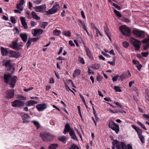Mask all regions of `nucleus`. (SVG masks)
Returning a JSON list of instances; mask_svg holds the SVG:
<instances>
[{
    "mask_svg": "<svg viewBox=\"0 0 149 149\" xmlns=\"http://www.w3.org/2000/svg\"><path fill=\"white\" fill-rule=\"evenodd\" d=\"M120 142L118 141L117 140H114L112 142L113 146L114 147H116L117 149H120Z\"/></svg>",
    "mask_w": 149,
    "mask_h": 149,
    "instance_id": "obj_17",
    "label": "nucleus"
},
{
    "mask_svg": "<svg viewBox=\"0 0 149 149\" xmlns=\"http://www.w3.org/2000/svg\"><path fill=\"white\" fill-rule=\"evenodd\" d=\"M120 149H126V144L124 142H121L120 143Z\"/></svg>",
    "mask_w": 149,
    "mask_h": 149,
    "instance_id": "obj_31",
    "label": "nucleus"
},
{
    "mask_svg": "<svg viewBox=\"0 0 149 149\" xmlns=\"http://www.w3.org/2000/svg\"><path fill=\"white\" fill-rule=\"evenodd\" d=\"M1 50L2 56H6L7 54H8L9 51L8 50L7 48L1 47Z\"/></svg>",
    "mask_w": 149,
    "mask_h": 149,
    "instance_id": "obj_18",
    "label": "nucleus"
},
{
    "mask_svg": "<svg viewBox=\"0 0 149 149\" xmlns=\"http://www.w3.org/2000/svg\"><path fill=\"white\" fill-rule=\"evenodd\" d=\"M10 19L11 22L13 24H15L16 23L15 19L13 17L11 16L10 17Z\"/></svg>",
    "mask_w": 149,
    "mask_h": 149,
    "instance_id": "obj_51",
    "label": "nucleus"
},
{
    "mask_svg": "<svg viewBox=\"0 0 149 149\" xmlns=\"http://www.w3.org/2000/svg\"><path fill=\"white\" fill-rule=\"evenodd\" d=\"M40 37H37L36 38H31L32 41L35 42L38 41Z\"/></svg>",
    "mask_w": 149,
    "mask_h": 149,
    "instance_id": "obj_53",
    "label": "nucleus"
},
{
    "mask_svg": "<svg viewBox=\"0 0 149 149\" xmlns=\"http://www.w3.org/2000/svg\"><path fill=\"white\" fill-rule=\"evenodd\" d=\"M102 77L101 76L99 75L97 77V80L98 81H100L101 80Z\"/></svg>",
    "mask_w": 149,
    "mask_h": 149,
    "instance_id": "obj_56",
    "label": "nucleus"
},
{
    "mask_svg": "<svg viewBox=\"0 0 149 149\" xmlns=\"http://www.w3.org/2000/svg\"><path fill=\"white\" fill-rule=\"evenodd\" d=\"M48 24V23L46 22H42L40 23V27L44 29H45Z\"/></svg>",
    "mask_w": 149,
    "mask_h": 149,
    "instance_id": "obj_30",
    "label": "nucleus"
},
{
    "mask_svg": "<svg viewBox=\"0 0 149 149\" xmlns=\"http://www.w3.org/2000/svg\"><path fill=\"white\" fill-rule=\"evenodd\" d=\"M30 117L29 115L27 114H25L22 116V118L23 120V123H26L29 122V119Z\"/></svg>",
    "mask_w": 149,
    "mask_h": 149,
    "instance_id": "obj_16",
    "label": "nucleus"
},
{
    "mask_svg": "<svg viewBox=\"0 0 149 149\" xmlns=\"http://www.w3.org/2000/svg\"><path fill=\"white\" fill-rule=\"evenodd\" d=\"M79 61L81 63L84 64H85V62L84 61V59L82 58L79 57Z\"/></svg>",
    "mask_w": 149,
    "mask_h": 149,
    "instance_id": "obj_48",
    "label": "nucleus"
},
{
    "mask_svg": "<svg viewBox=\"0 0 149 149\" xmlns=\"http://www.w3.org/2000/svg\"><path fill=\"white\" fill-rule=\"evenodd\" d=\"M110 111L111 113H118V109L115 110H111V109H110Z\"/></svg>",
    "mask_w": 149,
    "mask_h": 149,
    "instance_id": "obj_55",
    "label": "nucleus"
},
{
    "mask_svg": "<svg viewBox=\"0 0 149 149\" xmlns=\"http://www.w3.org/2000/svg\"><path fill=\"white\" fill-rule=\"evenodd\" d=\"M146 98L148 100H149V92L148 91H146Z\"/></svg>",
    "mask_w": 149,
    "mask_h": 149,
    "instance_id": "obj_44",
    "label": "nucleus"
},
{
    "mask_svg": "<svg viewBox=\"0 0 149 149\" xmlns=\"http://www.w3.org/2000/svg\"><path fill=\"white\" fill-rule=\"evenodd\" d=\"M69 134L71 137V139L74 140H77V136L73 130H71L69 132Z\"/></svg>",
    "mask_w": 149,
    "mask_h": 149,
    "instance_id": "obj_22",
    "label": "nucleus"
},
{
    "mask_svg": "<svg viewBox=\"0 0 149 149\" xmlns=\"http://www.w3.org/2000/svg\"><path fill=\"white\" fill-rule=\"evenodd\" d=\"M101 53L104 55L106 57H110V56L108 55V54H107L106 53H105L104 52H101Z\"/></svg>",
    "mask_w": 149,
    "mask_h": 149,
    "instance_id": "obj_60",
    "label": "nucleus"
},
{
    "mask_svg": "<svg viewBox=\"0 0 149 149\" xmlns=\"http://www.w3.org/2000/svg\"><path fill=\"white\" fill-rule=\"evenodd\" d=\"M46 8V6L44 4L43 5L40 6H36L34 8L36 12H40L45 10Z\"/></svg>",
    "mask_w": 149,
    "mask_h": 149,
    "instance_id": "obj_14",
    "label": "nucleus"
},
{
    "mask_svg": "<svg viewBox=\"0 0 149 149\" xmlns=\"http://www.w3.org/2000/svg\"><path fill=\"white\" fill-rule=\"evenodd\" d=\"M88 72L89 74H94V72L93 70H91L89 68H88Z\"/></svg>",
    "mask_w": 149,
    "mask_h": 149,
    "instance_id": "obj_62",
    "label": "nucleus"
},
{
    "mask_svg": "<svg viewBox=\"0 0 149 149\" xmlns=\"http://www.w3.org/2000/svg\"><path fill=\"white\" fill-rule=\"evenodd\" d=\"M74 72H75L77 76L79 75L80 74L81 71L79 69H76L74 71Z\"/></svg>",
    "mask_w": 149,
    "mask_h": 149,
    "instance_id": "obj_46",
    "label": "nucleus"
},
{
    "mask_svg": "<svg viewBox=\"0 0 149 149\" xmlns=\"http://www.w3.org/2000/svg\"><path fill=\"white\" fill-rule=\"evenodd\" d=\"M18 40V38H17L16 40L12 42V45H11V47L12 49L15 50H16V49H19V48H18V47H17V42Z\"/></svg>",
    "mask_w": 149,
    "mask_h": 149,
    "instance_id": "obj_25",
    "label": "nucleus"
},
{
    "mask_svg": "<svg viewBox=\"0 0 149 149\" xmlns=\"http://www.w3.org/2000/svg\"><path fill=\"white\" fill-rule=\"evenodd\" d=\"M136 132L137 133L138 135L142 134V130L139 128L138 129H137V130L136 131Z\"/></svg>",
    "mask_w": 149,
    "mask_h": 149,
    "instance_id": "obj_47",
    "label": "nucleus"
},
{
    "mask_svg": "<svg viewBox=\"0 0 149 149\" xmlns=\"http://www.w3.org/2000/svg\"><path fill=\"white\" fill-rule=\"evenodd\" d=\"M61 33V31L58 30H54L53 32V34L56 36H59L60 34Z\"/></svg>",
    "mask_w": 149,
    "mask_h": 149,
    "instance_id": "obj_34",
    "label": "nucleus"
},
{
    "mask_svg": "<svg viewBox=\"0 0 149 149\" xmlns=\"http://www.w3.org/2000/svg\"><path fill=\"white\" fill-rule=\"evenodd\" d=\"M119 29L122 33L125 36H129L131 33L130 29L126 26H120L119 27Z\"/></svg>",
    "mask_w": 149,
    "mask_h": 149,
    "instance_id": "obj_4",
    "label": "nucleus"
},
{
    "mask_svg": "<svg viewBox=\"0 0 149 149\" xmlns=\"http://www.w3.org/2000/svg\"><path fill=\"white\" fill-rule=\"evenodd\" d=\"M84 47L85 48V51L86 52L87 55L90 58H91L92 55L89 48L87 47L86 46Z\"/></svg>",
    "mask_w": 149,
    "mask_h": 149,
    "instance_id": "obj_27",
    "label": "nucleus"
},
{
    "mask_svg": "<svg viewBox=\"0 0 149 149\" xmlns=\"http://www.w3.org/2000/svg\"><path fill=\"white\" fill-rule=\"evenodd\" d=\"M24 0H20L19 3L18 4L17 6V8L21 11H22L23 9L22 6L24 4Z\"/></svg>",
    "mask_w": 149,
    "mask_h": 149,
    "instance_id": "obj_21",
    "label": "nucleus"
},
{
    "mask_svg": "<svg viewBox=\"0 0 149 149\" xmlns=\"http://www.w3.org/2000/svg\"><path fill=\"white\" fill-rule=\"evenodd\" d=\"M129 43L127 41H125L123 43V46L125 48H127L129 46Z\"/></svg>",
    "mask_w": 149,
    "mask_h": 149,
    "instance_id": "obj_42",
    "label": "nucleus"
},
{
    "mask_svg": "<svg viewBox=\"0 0 149 149\" xmlns=\"http://www.w3.org/2000/svg\"><path fill=\"white\" fill-rule=\"evenodd\" d=\"M37 103V102L34 100H30L28 101L26 103V105L27 106H30Z\"/></svg>",
    "mask_w": 149,
    "mask_h": 149,
    "instance_id": "obj_23",
    "label": "nucleus"
},
{
    "mask_svg": "<svg viewBox=\"0 0 149 149\" xmlns=\"http://www.w3.org/2000/svg\"><path fill=\"white\" fill-rule=\"evenodd\" d=\"M137 123L143 128L144 130H146V128L145 127V126L141 122L139 121H138L137 122Z\"/></svg>",
    "mask_w": 149,
    "mask_h": 149,
    "instance_id": "obj_37",
    "label": "nucleus"
},
{
    "mask_svg": "<svg viewBox=\"0 0 149 149\" xmlns=\"http://www.w3.org/2000/svg\"><path fill=\"white\" fill-rule=\"evenodd\" d=\"M143 43H149V36H148V38L145 39L142 41Z\"/></svg>",
    "mask_w": 149,
    "mask_h": 149,
    "instance_id": "obj_45",
    "label": "nucleus"
},
{
    "mask_svg": "<svg viewBox=\"0 0 149 149\" xmlns=\"http://www.w3.org/2000/svg\"><path fill=\"white\" fill-rule=\"evenodd\" d=\"M114 103H115L118 106H119L120 108L122 107V106L121 104H120L118 102H116L115 101L114 102Z\"/></svg>",
    "mask_w": 149,
    "mask_h": 149,
    "instance_id": "obj_63",
    "label": "nucleus"
},
{
    "mask_svg": "<svg viewBox=\"0 0 149 149\" xmlns=\"http://www.w3.org/2000/svg\"><path fill=\"white\" fill-rule=\"evenodd\" d=\"M32 41L31 38H29L26 44V45L27 48L29 47L30 45L31 44Z\"/></svg>",
    "mask_w": 149,
    "mask_h": 149,
    "instance_id": "obj_38",
    "label": "nucleus"
},
{
    "mask_svg": "<svg viewBox=\"0 0 149 149\" xmlns=\"http://www.w3.org/2000/svg\"><path fill=\"white\" fill-rule=\"evenodd\" d=\"M21 21L23 26L24 27V28L26 29H28V26L27 25V23L25 21V20L24 17H20Z\"/></svg>",
    "mask_w": 149,
    "mask_h": 149,
    "instance_id": "obj_20",
    "label": "nucleus"
},
{
    "mask_svg": "<svg viewBox=\"0 0 149 149\" xmlns=\"http://www.w3.org/2000/svg\"><path fill=\"white\" fill-rule=\"evenodd\" d=\"M5 64L8 70L11 69L13 70V72L14 71V68L12 65V63L10 60L7 61Z\"/></svg>",
    "mask_w": 149,
    "mask_h": 149,
    "instance_id": "obj_11",
    "label": "nucleus"
},
{
    "mask_svg": "<svg viewBox=\"0 0 149 149\" xmlns=\"http://www.w3.org/2000/svg\"><path fill=\"white\" fill-rule=\"evenodd\" d=\"M60 8L59 4H56V5H54L52 8L48 10L45 11V15H47L54 14L57 12L59 10Z\"/></svg>",
    "mask_w": 149,
    "mask_h": 149,
    "instance_id": "obj_3",
    "label": "nucleus"
},
{
    "mask_svg": "<svg viewBox=\"0 0 149 149\" xmlns=\"http://www.w3.org/2000/svg\"><path fill=\"white\" fill-rule=\"evenodd\" d=\"M31 15L33 18L37 20H39L40 18L36 14V13L34 11H32L31 13Z\"/></svg>",
    "mask_w": 149,
    "mask_h": 149,
    "instance_id": "obj_26",
    "label": "nucleus"
},
{
    "mask_svg": "<svg viewBox=\"0 0 149 149\" xmlns=\"http://www.w3.org/2000/svg\"><path fill=\"white\" fill-rule=\"evenodd\" d=\"M36 107L39 111H40L46 109L47 108V105L45 103L40 104L37 105Z\"/></svg>",
    "mask_w": 149,
    "mask_h": 149,
    "instance_id": "obj_10",
    "label": "nucleus"
},
{
    "mask_svg": "<svg viewBox=\"0 0 149 149\" xmlns=\"http://www.w3.org/2000/svg\"><path fill=\"white\" fill-rule=\"evenodd\" d=\"M130 41L131 43L134 47L135 49L137 50H139L140 48L139 43H140V42L136 39L132 38L130 39Z\"/></svg>",
    "mask_w": 149,
    "mask_h": 149,
    "instance_id": "obj_6",
    "label": "nucleus"
},
{
    "mask_svg": "<svg viewBox=\"0 0 149 149\" xmlns=\"http://www.w3.org/2000/svg\"><path fill=\"white\" fill-rule=\"evenodd\" d=\"M62 34L68 37H70L71 33L70 31H64L62 32Z\"/></svg>",
    "mask_w": 149,
    "mask_h": 149,
    "instance_id": "obj_32",
    "label": "nucleus"
},
{
    "mask_svg": "<svg viewBox=\"0 0 149 149\" xmlns=\"http://www.w3.org/2000/svg\"><path fill=\"white\" fill-rule=\"evenodd\" d=\"M8 56L10 57L17 58L20 56V54L18 52H16L12 50H9Z\"/></svg>",
    "mask_w": 149,
    "mask_h": 149,
    "instance_id": "obj_9",
    "label": "nucleus"
},
{
    "mask_svg": "<svg viewBox=\"0 0 149 149\" xmlns=\"http://www.w3.org/2000/svg\"><path fill=\"white\" fill-rule=\"evenodd\" d=\"M108 31H109V29H108V28L107 27L105 29L104 31H105V32L106 33V35L108 36V37L109 38V39L111 41V38L109 36V33L108 32Z\"/></svg>",
    "mask_w": 149,
    "mask_h": 149,
    "instance_id": "obj_36",
    "label": "nucleus"
},
{
    "mask_svg": "<svg viewBox=\"0 0 149 149\" xmlns=\"http://www.w3.org/2000/svg\"><path fill=\"white\" fill-rule=\"evenodd\" d=\"M146 44L143 46L144 49L146 50L147 49L149 45V43H146Z\"/></svg>",
    "mask_w": 149,
    "mask_h": 149,
    "instance_id": "obj_58",
    "label": "nucleus"
},
{
    "mask_svg": "<svg viewBox=\"0 0 149 149\" xmlns=\"http://www.w3.org/2000/svg\"><path fill=\"white\" fill-rule=\"evenodd\" d=\"M17 98L21 99V100H26V97L24 96H22L20 95H18L17 97Z\"/></svg>",
    "mask_w": 149,
    "mask_h": 149,
    "instance_id": "obj_40",
    "label": "nucleus"
},
{
    "mask_svg": "<svg viewBox=\"0 0 149 149\" xmlns=\"http://www.w3.org/2000/svg\"><path fill=\"white\" fill-rule=\"evenodd\" d=\"M4 82L6 84H9L10 87L13 88L15 86L17 81V77L14 76L13 77L10 73L5 74L4 75Z\"/></svg>",
    "mask_w": 149,
    "mask_h": 149,
    "instance_id": "obj_1",
    "label": "nucleus"
},
{
    "mask_svg": "<svg viewBox=\"0 0 149 149\" xmlns=\"http://www.w3.org/2000/svg\"><path fill=\"white\" fill-rule=\"evenodd\" d=\"M139 136L141 142L143 143H144L145 142V140L143 136L141 134L139 135Z\"/></svg>",
    "mask_w": 149,
    "mask_h": 149,
    "instance_id": "obj_39",
    "label": "nucleus"
},
{
    "mask_svg": "<svg viewBox=\"0 0 149 149\" xmlns=\"http://www.w3.org/2000/svg\"><path fill=\"white\" fill-rule=\"evenodd\" d=\"M32 122L34 124V125L36 126L37 127V129H39V128L40 127V125L39 122L35 120L33 121Z\"/></svg>",
    "mask_w": 149,
    "mask_h": 149,
    "instance_id": "obj_33",
    "label": "nucleus"
},
{
    "mask_svg": "<svg viewBox=\"0 0 149 149\" xmlns=\"http://www.w3.org/2000/svg\"><path fill=\"white\" fill-rule=\"evenodd\" d=\"M113 6L114 7L116 8V9H117L118 10H120L121 9V8L120 7L117 5L116 3H113Z\"/></svg>",
    "mask_w": 149,
    "mask_h": 149,
    "instance_id": "obj_43",
    "label": "nucleus"
},
{
    "mask_svg": "<svg viewBox=\"0 0 149 149\" xmlns=\"http://www.w3.org/2000/svg\"><path fill=\"white\" fill-rule=\"evenodd\" d=\"M132 33L134 35L141 38H144L146 34V33L144 31L138 30H133Z\"/></svg>",
    "mask_w": 149,
    "mask_h": 149,
    "instance_id": "obj_7",
    "label": "nucleus"
},
{
    "mask_svg": "<svg viewBox=\"0 0 149 149\" xmlns=\"http://www.w3.org/2000/svg\"><path fill=\"white\" fill-rule=\"evenodd\" d=\"M58 139L59 141H60L64 143H66L67 140L66 137L65 136H63L61 137H59L58 138Z\"/></svg>",
    "mask_w": 149,
    "mask_h": 149,
    "instance_id": "obj_29",
    "label": "nucleus"
},
{
    "mask_svg": "<svg viewBox=\"0 0 149 149\" xmlns=\"http://www.w3.org/2000/svg\"><path fill=\"white\" fill-rule=\"evenodd\" d=\"M131 74L129 71L124 72L120 76V79L122 81L125 79H127L131 77Z\"/></svg>",
    "mask_w": 149,
    "mask_h": 149,
    "instance_id": "obj_12",
    "label": "nucleus"
},
{
    "mask_svg": "<svg viewBox=\"0 0 149 149\" xmlns=\"http://www.w3.org/2000/svg\"><path fill=\"white\" fill-rule=\"evenodd\" d=\"M109 127L118 133L119 130V125H117L114 122L110 121L109 122Z\"/></svg>",
    "mask_w": 149,
    "mask_h": 149,
    "instance_id": "obj_5",
    "label": "nucleus"
},
{
    "mask_svg": "<svg viewBox=\"0 0 149 149\" xmlns=\"http://www.w3.org/2000/svg\"><path fill=\"white\" fill-rule=\"evenodd\" d=\"M19 35L22 41L24 42H26L27 39V35L26 33H21Z\"/></svg>",
    "mask_w": 149,
    "mask_h": 149,
    "instance_id": "obj_19",
    "label": "nucleus"
},
{
    "mask_svg": "<svg viewBox=\"0 0 149 149\" xmlns=\"http://www.w3.org/2000/svg\"><path fill=\"white\" fill-rule=\"evenodd\" d=\"M26 16L27 18L29 19H31V16L29 12H26Z\"/></svg>",
    "mask_w": 149,
    "mask_h": 149,
    "instance_id": "obj_57",
    "label": "nucleus"
},
{
    "mask_svg": "<svg viewBox=\"0 0 149 149\" xmlns=\"http://www.w3.org/2000/svg\"><path fill=\"white\" fill-rule=\"evenodd\" d=\"M114 11L115 14L119 17L120 18L122 17V15L119 11H117L115 9L114 10Z\"/></svg>",
    "mask_w": 149,
    "mask_h": 149,
    "instance_id": "obj_35",
    "label": "nucleus"
},
{
    "mask_svg": "<svg viewBox=\"0 0 149 149\" xmlns=\"http://www.w3.org/2000/svg\"><path fill=\"white\" fill-rule=\"evenodd\" d=\"M43 31V30L41 29H35L34 31L33 35L36 36L37 34H41L42 33Z\"/></svg>",
    "mask_w": 149,
    "mask_h": 149,
    "instance_id": "obj_24",
    "label": "nucleus"
},
{
    "mask_svg": "<svg viewBox=\"0 0 149 149\" xmlns=\"http://www.w3.org/2000/svg\"><path fill=\"white\" fill-rule=\"evenodd\" d=\"M126 149H132V147L130 144H128L127 146H126Z\"/></svg>",
    "mask_w": 149,
    "mask_h": 149,
    "instance_id": "obj_64",
    "label": "nucleus"
},
{
    "mask_svg": "<svg viewBox=\"0 0 149 149\" xmlns=\"http://www.w3.org/2000/svg\"><path fill=\"white\" fill-rule=\"evenodd\" d=\"M69 149H79V148L76 146L73 145Z\"/></svg>",
    "mask_w": 149,
    "mask_h": 149,
    "instance_id": "obj_50",
    "label": "nucleus"
},
{
    "mask_svg": "<svg viewBox=\"0 0 149 149\" xmlns=\"http://www.w3.org/2000/svg\"><path fill=\"white\" fill-rule=\"evenodd\" d=\"M141 54L142 55V56L146 57L148 56L149 53L148 52H141Z\"/></svg>",
    "mask_w": 149,
    "mask_h": 149,
    "instance_id": "obj_49",
    "label": "nucleus"
},
{
    "mask_svg": "<svg viewBox=\"0 0 149 149\" xmlns=\"http://www.w3.org/2000/svg\"><path fill=\"white\" fill-rule=\"evenodd\" d=\"M14 95V91L13 89L7 91L6 97L10 99L13 97Z\"/></svg>",
    "mask_w": 149,
    "mask_h": 149,
    "instance_id": "obj_13",
    "label": "nucleus"
},
{
    "mask_svg": "<svg viewBox=\"0 0 149 149\" xmlns=\"http://www.w3.org/2000/svg\"><path fill=\"white\" fill-rule=\"evenodd\" d=\"M114 89L116 92H121L122 91L120 89V88L119 86H115Z\"/></svg>",
    "mask_w": 149,
    "mask_h": 149,
    "instance_id": "obj_41",
    "label": "nucleus"
},
{
    "mask_svg": "<svg viewBox=\"0 0 149 149\" xmlns=\"http://www.w3.org/2000/svg\"><path fill=\"white\" fill-rule=\"evenodd\" d=\"M40 137L42 140L45 141H48L53 139V136L49 133L46 132L40 133Z\"/></svg>",
    "mask_w": 149,
    "mask_h": 149,
    "instance_id": "obj_2",
    "label": "nucleus"
},
{
    "mask_svg": "<svg viewBox=\"0 0 149 149\" xmlns=\"http://www.w3.org/2000/svg\"><path fill=\"white\" fill-rule=\"evenodd\" d=\"M58 147V145L57 144H51L48 147V149H56Z\"/></svg>",
    "mask_w": 149,
    "mask_h": 149,
    "instance_id": "obj_28",
    "label": "nucleus"
},
{
    "mask_svg": "<svg viewBox=\"0 0 149 149\" xmlns=\"http://www.w3.org/2000/svg\"><path fill=\"white\" fill-rule=\"evenodd\" d=\"M119 77V76L117 75L114 77H113L112 79V80L113 81H116L118 79V78Z\"/></svg>",
    "mask_w": 149,
    "mask_h": 149,
    "instance_id": "obj_52",
    "label": "nucleus"
},
{
    "mask_svg": "<svg viewBox=\"0 0 149 149\" xmlns=\"http://www.w3.org/2000/svg\"><path fill=\"white\" fill-rule=\"evenodd\" d=\"M71 130H73L70 126L69 123H67L65 126L64 130L63 133L64 134H66L68 132H70Z\"/></svg>",
    "mask_w": 149,
    "mask_h": 149,
    "instance_id": "obj_15",
    "label": "nucleus"
},
{
    "mask_svg": "<svg viewBox=\"0 0 149 149\" xmlns=\"http://www.w3.org/2000/svg\"><path fill=\"white\" fill-rule=\"evenodd\" d=\"M133 63L136 65H139V62L138 61H136L134 60H133L132 61Z\"/></svg>",
    "mask_w": 149,
    "mask_h": 149,
    "instance_id": "obj_59",
    "label": "nucleus"
},
{
    "mask_svg": "<svg viewBox=\"0 0 149 149\" xmlns=\"http://www.w3.org/2000/svg\"><path fill=\"white\" fill-rule=\"evenodd\" d=\"M25 104L24 101L16 100L12 103V105L13 107H23Z\"/></svg>",
    "mask_w": 149,
    "mask_h": 149,
    "instance_id": "obj_8",
    "label": "nucleus"
},
{
    "mask_svg": "<svg viewBox=\"0 0 149 149\" xmlns=\"http://www.w3.org/2000/svg\"><path fill=\"white\" fill-rule=\"evenodd\" d=\"M42 1V0H37L35 1H34V3L36 4H39Z\"/></svg>",
    "mask_w": 149,
    "mask_h": 149,
    "instance_id": "obj_54",
    "label": "nucleus"
},
{
    "mask_svg": "<svg viewBox=\"0 0 149 149\" xmlns=\"http://www.w3.org/2000/svg\"><path fill=\"white\" fill-rule=\"evenodd\" d=\"M69 45L72 46H74L75 45L73 43V41L72 40H70L69 42Z\"/></svg>",
    "mask_w": 149,
    "mask_h": 149,
    "instance_id": "obj_61",
    "label": "nucleus"
}]
</instances>
